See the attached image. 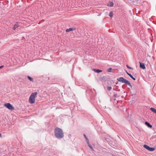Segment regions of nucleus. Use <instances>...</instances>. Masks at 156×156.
<instances>
[{
	"mask_svg": "<svg viewBox=\"0 0 156 156\" xmlns=\"http://www.w3.org/2000/svg\"><path fill=\"white\" fill-rule=\"evenodd\" d=\"M55 135L58 139H60L64 137V133L61 129L56 127L54 130Z\"/></svg>",
	"mask_w": 156,
	"mask_h": 156,
	"instance_id": "f257e3e1",
	"label": "nucleus"
},
{
	"mask_svg": "<svg viewBox=\"0 0 156 156\" xmlns=\"http://www.w3.org/2000/svg\"><path fill=\"white\" fill-rule=\"evenodd\" d=\"M117 80L119 82H121L122 83H125V84L128 85L131 87L132 90L135 89V88L133 87L129 81L125 79L123 77H121L118 78L117 79Z\"/></svg>",
	"mask_w": 156,
	"mask_h": 156,
	"instance_id": "f03ea898",
	"label": "nucleus"
},
{
	"mask_svg": "<svg viewBox=\"0 0 156 156\" xmlns=\"http://www.w3.org/2000/svg\"><path fill=\"white\" fill-rule=\"evenodd\" d=\"M37 92H35L31 94L29 98V102L31 104H34L35 103V99L37 97Z\"/></svg>",
	"mask_w": 156,
	"mask_h": 156,
	"instance_id": "7ed1b4c3",
	"label": "nucleus"
},
{
	"mask_svg": "<svg viewBox=\"0 0 156 156\" xmlns=\"http://www.w3.org/2000/svg\"><path fill=\"white\" fill-rule=\"evenodd\" d=\"M4 106L7 108L9 110H12L14 109V108L13 106L9 103H7L5 104Z\"/></svg>",
	"mask_w": 156,
	"mask_h": 156,
	"instance_id": "20e7f679",
	"label": "nucleus"
},
{
	"mask_svg": "<svg viewBox=\"0 0 156 156\" xmlns=\"http://www.w3.org/2000/svg\"><path fill=\"white\" fill-rule=\"evenodd\" d=\"M143 147L145 148L150 151H153L155 149V148L151 147L146 144L144 145Z\"/></svg>",
	"mask_w": 156,
	"mask_h": 156,
	"instance_id": "39448f33",
	"label": "nucleus"
},
{
	"mask_svg": "<svg viewBox=\"0 0 156 156\" xmlns=\"http://www.w3.org/2000/svg\"><path fill=\"white\" fill-rule=\"evenodd\" d=\"M139 63L140 64V67L141 68L143 69H146L145 66L144 64V63H141L140 62Z\"/></svg>",
	"mask_w": 156,
	"mask_h": 156,
	"instance_id": "423d86ee",
	"label": "nucleus"
},
{
	"mask_svg": "<svg viewBox=\"0 0 156 156\" xmlns=\"http://www.w3.org/2000/svg\"><path fill=\"white\" fill-rule=\"evenodd\" d=\"M76 28L75 27H72L69 28V29H67L66 30V32H69V31H73L75 30Z\"/></svg>",
	"mask_w": 156,
	"mask_h": 156,
	"instance_id": "0eeeda50",
	"label": "nucleus"
},
{
	"mask_svg": "<svg viewBox=\"0 0 156 156\" xmlns=\"http://www.w3.org/2000/svg\"><path fill=\"white\" fill-rule=\"evenodd\" d=\"M93 70L96 73H99L100 72H101L102 71V70H100L98 69H93Z\"/></svg>",
	"mask_w": 156,
	"mask_h": 156,
	"instance_id": "6e6552de",
	"label": "nucleus"
},
{
	"mask_svg": "<svg viewBox=\"0 0 156 156\" xmlns=\"http://www.w3.org/2000/svg\"><path fill=\"white\" fill-rule=\"evenodd\" d=\"M114 3H113L112 2H109L108 4L107 5L109 7H112L113 6Z\"/></svg>",
	"mask_w": 156,
	"mask_h": 156,
	"instance_id": "1a4fd4ad",
	"label": "nucleus"
},
{
	"mask_svg": "<svg viewBox=\"0 0 156 156\" xmlns=\"http://www.w3.org/2000/svg\"><path fill=\"white\" fill-rule=\"evenodd\" d=\"M145 124L147 125L148 127L150 128L152 127V126L147 122H146L145 123Z\"/></svg>",
	"mask_w": 156,
	"mask_h": 156,
	"instance_id": "9d476101",
	"label": "nucleus"
},
{
	"mask_svg": "<svg viewBox=\"0 0 156 156\" xmlns=\"http://www.w3.org/2000/svg\"><path fill=\"white\" fill-rule=\"evenodd\" d=\"M19 26V25L18 23H16L14 25L12 29H13V30H15L16 28H17Z\"/></svg>",
	"mask_w": 156,
	"mask_h": 156,
	"instance_id": "9b49d317",
	"label": "nucleus"
},
{
	"mask_svg": "<svg viewBox=\"0 0 156 156\" xmlns=\"http://www.w3.org/2000/svg\"><path fill=\"white\" fill-rule=\"evenodd\" d=\"M150 110L156 114V109L153 108H151Z\"/></svg>",
	"mask_w": 156,
	"mask_h": 156,
	"instance_id": "f8f14e48",
	"label": "nucleus"
},
{
	"mask_svg": "<svg viewBox=\"0 0 156 156\" xmlns=\"http://www.w3.org/2000/svg\"><path fill=\"white\" fill-rule=\"evenodd\" d=\"M27 77L28 78V79L31 82H34V80L33 78H32L31 77H30V76H27Z\"/></svg>",
	"mask_w": 156,
	"mask_h": 156,
	"instance_id": "ddd939ff",
	"label": "nucleus"
},
{
	"mask_svg": "<svg viewBox=\"0 0 156 156\" xmlns=\"http://www.w3.org/2000/svg\"><path fill=\"white\" fill-rule=\"evenodd\" d=\"M101 79L104 80L105 81H107L106 77L105 76H103L101 78Z\"/></svg>",
	"mask_w": 156,
	"mask_h": 156,
	"instance_id": "4468645a",
	"label": "nucleus"
},
{
	"mask_svg": "<svg viewBox=\"0 0 156 156\" xmlns=\"http://www.w3.org/2000/svg\"><path fill=\"white\" fill-rule=\"evenodd\" d=\"M83 136H84L85 138L86 139V140L87 142V143H88L89 142V140L88 139V138L87 137V136L85 134H84Z\"/></svg>",
	"mask_w": 156,
	"mask_h": 156,
	"instance_id": "2eb2a0df",
	"label": "nucleus"
},
{
	"mask_svg": "<svg viewBox=\"0 0 156 156\" xmlns=\"http://www.w3.org/2000/svg\"><path fill=\"white\" fill-rule=\"evenodd\" d=\"M133 80H136V78H134L133 76L131 74L129 75V76Z\"/></svg>",
	"mask_w": 156,
	"mask_h": 156,
	"instance_id": "dca6fc26",
	"label": "nucleus"
},
{
	"mask_svg": "<svg viewBox=\"0 0 156 156\" xmlns=\"http://www.w3.org/2000/svg\"><path fill=\"white\" fill-rule=\"evenodd\" d=\"M87 144H88V146L89 147L90 149H92V150H93V148L92 147V146L90 144L89 142L88 143H87Z\"/></svg>",
	"mask_w": 156,
	"mask_h": 156,
	"instance_id": "f3484780",
	"label": "nucleus"
},
{
	"mask_svg": "<svg viewBox=\"0 0 156 156\" xmlns=\"http://www.w3.org/2000/svg\"><path fill=\"white\" fill-rule=\"evenodd\" d=\"M113 13L112 12H110L109 13V16L111 17H112L113 16Z\"/></svg>",
	"mask_w": 156,
	"mask_h": 156,
	"instance_id": "a211bd4d",
	"label": "nucleus"
},
{
	"mask_svg": "<svg viewBox=\"0 0 156 156\" xmlns=\"http://www.w3.org/2000/svg\"><path fill=\"white\" fill-rule=\"evenodd\" d=\"M112 89V88L111 87H108V86L107 87V90L110 91Z\"/></svg>",
	"mask_w": 156,
	"mask_h": 156,
	"instance_id": "6ab92c4d",
	"label": "nucleus"
},
{
	"mask_svg": "<svg viewBox=\"0 0 156 156\" xmlns=\"http://www.w3.org/2000/svg\"><path fill=\"white\" fill-rule=\"evenodd\" d=\"M126 66L129 69H133L132 67H130L128 65H126Z\"/></svg>",
	"mask_w": 156,
	"mask_h": 156,
	"instance_id": "aec40b11",
	"label": "nucleus"
},
{
	"mask_svg": "<svg viewBox=\"0 0 156 156\" xmlns=\"http://www.w3.org/2000/svg\"><path fill=\"white\" fill-rule=\"evenodd\" d=\"M112 68H109L107 70V71L108 72H110L112 71Z\"/></svg>",
	"mask_w": 156,
	"mask_h": 156,
	"instance_id": "412c9836",
	"label": "nucleus"
},
{
	"mask_svg": "<svg viewBox=\"0 0 156 156\" xmlns=\"http://www.w3.org/2000/svg\"><path fill=\"white\" fill-rule=\"evenodd\" d=\"M114 97L115 98H117L118 97H119V96H117V94H114Z\"/></svg>",
	"mask_w": 156,
	"mask_h": 156,
	"instance_id": "4be33fe9",
	"label": "nucleus"
},
{
	"mask_svg": "<svg viewBox=\"0 0 156 156\" xmlns=\"http://www.w3.org/2000/svg\"><path fill=\"white\" fill-rule=\"evenodd\" d=\"M44 21V20H41L38 23V24H40L41 23L43 22Z\"/></svg>",
	"mask_w": 156,
	"mask_h": 156,
	"instance_id": "5701e85b",
	"label": "nucleus"
},
{
	"mask_svg": "<svg viewBox=\"0 0 156 156\" xmlns=\"http://www.w3.org/2000/svg\"><path fill=\"white\" fill-rule=\"evenodd\" d=\"M126 73L129 75H129L130 74H131L129 73L126 70Z\"/></svg>",
	"mask_w": 156,
	"mask_h": 156,
	"instance_id": "b1692460",
	"label": "nucleus"
},
{
	"mask_svg": "<svg viewBox=\"0 0 156 156\" xmlns=\"http://www.w3.org/2000/svg\"><path fill=\"white\" fill-rule=\"evenodd\" d=\"M3 67H4L3 66H0V69L2 68Z\"/></svg>",
	"mask_w": 156,
	"mask_h": 156,
	"instance_id": "393cba45",
	"label": "nucleus"
},
{
	"mask_svg": "<svg viewBox=\"0 0 156 156\" xmlns=\"http://www.w3.org/2000/svg\"><path fill=\"white\" fill-rule=\"evenodd\" d=\"M2 136L1 134L0 133V137Z\"/></svg>",
	"mask_w": 156,
	"mask_h": 156,
	"instance_id": "a878e982",
	"label": "nucleus"
},
{
	"mask_svg": "<svg viewBox=\"0 0 156 156\" xmlns=\"http://www.w3.org/2000/svg\"><path fill=\"white\" fill-rule=\"evenodd\" d=\"M118 84V83H116V84Z\"/></svg>",
	"mask_w": 156,
	"mask_h": 156,
	"instance_id": "bb28decb",
	"label": "nucleus"
}]
</instances>
